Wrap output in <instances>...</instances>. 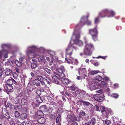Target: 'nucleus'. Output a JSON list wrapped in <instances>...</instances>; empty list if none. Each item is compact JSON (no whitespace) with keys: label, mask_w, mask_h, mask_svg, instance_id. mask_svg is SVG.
I'll list each match as a JSON object with an SVG mask.
<instances>
[{"label":"nucleus","mask_w":125,"mask_h":125,"mask_svg":"<svg viewBox=\"0 0 125 125\" xmlns=\"http://www.w3.org/2000/svg\"><path fill=\"white\" fill-rule=\"evenodd\" d=\"M56 75L59 76L58 74H57L56 73H55L54 75L53 76H52V79L54 82L56 83H58V76H56Z\"/></svg>","instance_id":"f8f14e48"},{"label":"nucleus","mask_w":125,"mask_h":125,"mask_svg":"<svg viewBox=\"0 0 125 125\" xmlns=\"http://www.w3.org/2000/svg\"><path fill=\"white\" fill-rule=\"evenodd\" d=\"M15 122L16 123V124L17 125H19L20 124H21V125H24V123L23 122L21 124V122H20V121L18 120L17 119H16L15 120Z\"/></svg>","instance_id":"58836bf2"},{"label":"nucleus","mask_w":125,"mask_h":125,"mask_svg":"<svg viewBox=\"0 0 125 125\" xmlns=\"http://www.w3.org/2000/svg\"><path fill=\"white\" fill-rule=\"evenodd\" d=\"M71 89L73 91H74L75 89V86L74 85L71 86Z\"/></svg>","instance_id":"338daca9"},{"label":"nucleus","mask_w":125,"mask_h":125,"mask_svg":"<svg viewBox=\"0 0 125 125\" xmlns=\"http://www.w3.org/2000/svg\"><path fill=\"white\" fill-rule=\"evenodd\" d=\"M97 84H98L99 86H100L101 87H106V83L104 81H101V83H100V84L98 83Z\"/></svg>","instance_id":"bb28decb"},{"label":"nucleus","mask_w":125,"mask_h":125,"mask_svg":"<svg viewBox=\"0 0 125 125\" xmlns=\"http://www.w3.org/2000/svg\"><path fill=\"white\" fill-rule=\"evenodd\" d=\"M82 71L83 72V73H87L85 68H82Z\"/></svg>","instance_id":"bf43d9fd"},{"label":"nucleus","mask_w":125,"mask_h":125,"mask_svg":"<svg viewBox=\"0 0 125 125\" xmlns=\"http://www.w3.org/2000/svg\"><path fill=\"white\" fill-rule=\"evenodd\" d=\"M7 105L8 106L10 109H14L15 108L14 105L9 102L7 103Z\"/></svg>","instance_id":"5701e85b"},{"label":"nucleus","mask_w":125,"mask_h":125,"mask_svg":"<svg viewBox=\"0 0 125 125\" xmlns=\"http://www.w3.org/2000/svg\"><path fill=\"white\" fill-rule=\"evenodd\" d=\"M80 114L84 116L86 114L84 111L81 110L80 112Z\"/></svg>","instance_id":"09e8293b"},{"label":"nucleus","mask_w":125,"mask_h":125,"mask_svg":"<svg viewBox=\"0 0 125 125\" xmlns=\"http://www.w3.org/2000/svg\"><path fill=\"white\" fill-rule=\"evenodd\" d=\"M40 110L43 113H45L48 111V109L46 106L43 105L41 106L40 108Z\"/></svg>","instance_id":"ddd939ff"},{"label":"nucleus","mask_w":125,"mask_h":125,"mask_svg":"<svg viewBox=\"0 0 125 125\" xmlns=\"http://www.w3.org/2000/svg\"><path fill=\"white\" fill-rule=\"evenodd\" d=\"M34 73L35 75L37 76L39 75L40 74V71L38 70H35L34 72Z\"/></svg>","instance_id":"c9c22d12"},{"label":"nucleus","mask_w":125,"mask_h":125,"mask_svg":"<svg viewBox=\"0 0 125 125\" xmlns=\"http://www.w3.org/2000/svg\"><path fill=\"white\" fill-rule=\"evenodd\" d=\"M96 93H98L99 94H101L103 92V90L102 89H101L98 90L96 91Z\"/></svg>","instance_id":"680f3d73"},{"label":"nucleus","mask_w":125,"mask_h":125,"mask_svg":"<svg viewBox=\"0 0 125 125\" xmlns=\"http://www.w3.org/2000/svg\"><path fill=\"white\" fill-rule=\"evenodd\" d=\"M67 119L68 122H72L77 120V118L74 114H69L67 115Z\"/></svg>","instance_id":"423d86ee"},{"label":"nucleus","mask_w":125,"mask_h":125,"mask_svg":"<svg viewBox=\"0 0 125 125\" xmlns=\"http://www.w3.org/2000/svg\"><path fill=\"white\" fill-rule=\"evenodd\" d=\"M96 122V120L95 118H93L91 119L89 124V125H94Z\"/></svg>","instance_id":"b1692460"},{"label":"nucleus","mask_w":125,"mask_h":125,"mask_svg":"<svg viewBox=\"0 0 125 125\" xmlns=\"http://www.w3.org/2000/svg\"><path fill=\"white\" fill-rule=\"evenodd\" d=\"M80 37L79 34L74 35L73 34L71 39V40L70 42L71 43L72 41H73V44H75L79 46L83 45V42L81 40H79Z\"/></svg>","instance_id":"f03ea898"},{"label":"nucleus","mask_w":125,"mask_h":125,"mask_svg":"<svg viewBox=\"0 0 125 125\" xmlns=\"http://www.w3.org/2000/svg\"><path fill=\"white\" fill-rule=\"evenodd\" d=\"M6 83L7 84L9 85H12L13 83H14L15 84L16 83V81L11 77H10V79L7 80V81Z\"/></svg>","instance_id":"9d476101"},{"label":"nucleus","mask_w":125,"mask_h":125,"mask_svg":"<svg viewBox=\"0 0 125 125\" xmlns=\"http://www.w3.org/2000/svg\"><path fill=\"white\" fill-rule=\"evenodd\" d=\"M44 70L49 74H51L52 73L50 69L47 68H45Z\"/></svg>","instance_id":"e433bc0d"},{"label":"nucleus","mask_w":125,"mask_h":125,"mask_svg":"<svg viewBox=\"0 0 125 125\" xmlns=\"http://www.w3.org/2000/svg\"><path fill=\"white\" fill-rule=\"evenodd\" d=\"M88 16H87L86 17L85 16L82 17L81 20V21L80 23L79 24H78L76 27L78 26H81L84 25L87 22V23L88 25H90L91 24V22L90 21H88L87 20V19L88 17Z\"/></svg>","instance_id":"39448f33"},{"label":"nucleus","mask_w":125,"mask_h":125,"mask_svg":"<svg viewBox=\"0 0 125 125\" xmlns=\"http://www.w3.org/2000/svg\"><path fill=\"white\" fill-rule=\"evenodd\" d=\"M14 101L13 102L16 104H17L19 101V100L17 97H16L15 98H14Z\"/></svg>","instance_id":"37998d69"},{"label":"nucleus","mask_w":125,"mask_h":125,"mask_svg":"<svg viewBox=\"0 0 125 125\" xmlns=\"http://www.w3.org/2000/svg\"><path fill=\"white\" fill-rule=\"evenodd\" d=\"M28 102L27 97L26 96H24L21 99V102L23 105L26 104Z\"/></svg>","instance_id":"dca6fc26"},{"label":"nucleus","mask_w":125,"mask_h":125,"mask_svg":"<svg viewBox=\"0 0 125 125\" xmlns=\"http://www.w3.org/2000/svg\"><path fill=\"white\" fill-rule=\"evenodd\" d=\"M112 96L113 97L116 98L118 97V95L116 94H112Z\"/></svg>","instance_id":"3c124183"},{"label":"nucleus","mask_w":125,"mask_h":125,"mask_svg":"<svg viewBox=\"0 0 125 125\" xmlns=\"http://www.w3.org/2000/svg\"><path fill=\"white\" fill-rule=\"evenodd\" d=\"M105 123L107 125H109L111 123V121L108 120H106L105 121Z\"/></svg>","instance_id":"864d4df0"},{"label":"nucleus","mask_w":125,"mask_h":125,"mask_svg":"<svg viewBox=\"0 0 125 125\" xmlns=\"http://www.w3.org/2000/svg\"><path fill=\"white\" fill-rule=\"evenodd\" d=\"M15 63L16 65L18 67H20L21 66V63L17 60L15 61Z\"/></svg>","instance_id":"c85d7f7f"},{"label":"nucleus","mask_w":125,"mask_h":125,"mask_svg":"<svg viewBox=\"0 0 125 125\" xmlns=\"http://www.w3.org/2000/svg\"><path fill=\"white\" fill-rule=\"evenodd\" d=\"M84 104L86 106H88L90 104V103L88 102L84 101L83 102Z\"/></svg>","instance_id":"5fc2aeb1"},{"label":"nucleus","mask_w":125,"mask_h":125,"mask_svg":"<svg viewBox=\"0 0 125 125\" xmlns=\"http://www.w3.org/2000/svg\"><path fill=\"white\" fill-rule=\"evenodd\" d=\"M73 44L70 43L67 48L66 50V56L67 58L68 56L70 57L72 54L73 49L76 50L75 47L73 46Z\"/></svg>","instance_id":"20e7f679"},{"label":"nucleus","mask_w":125,"mask_h":125,"mask_svg":"<svg viewBox=\"0 0 125 125\" xmlns=\"http://www.w3.org/2000/svg\"><path fill=\"white\" fill-rule=\"evenodd\" d=\"M48 53L49 54L51 55V56H52L53 55H55V52L53 51H50Z\"/></svg>","instance_id":"c03bdc74"},{"label":"nucleus","mask_w":125,"mask_h":125,"mask_svg":"<svg viewBox=\"0 0 125 125\" xmlns=\"http://www.w3.org/2000/svg\"><path fill=\"white\" fill-rule=\"evenodd\" d=\"M46 119L44 117H41L38 118V122L40 124H43L46 121Z\"/></svg>","instance_id":"f3484780"},{"label":"nucleus","mask_w":125,"mask_h":125,"mask_svg":"<svg viewBox=\"0 0 125 125\" xmlns=\"http://www.w3.org/2000/svg\"><path fill=\"white\" fill-rule=\"evenodd\" d=\"M5 110L6 111V108H4L2 109L1 112L0 113V118H4V112H5Z\"/></svg>","instance_id":"aec40b11"},{"label":"nucleus","mask_w":125,"mask_h":125,"mask_svg":"<svg viewBox=\"0 0 125 125\" xmlns=\"http://www.w3.org/2000/svg\"><path fill=\"white\" fill-rule=\"evenodd\" d=\"M99 71L98 70L93 71L90 72V73L91 75H94L96 74L97 73H99Z\"/></svg>","instance_id":"79ce46f5"},{"label":"nucleus","mask_w":125,"mask_h":125,"mask_svg":"<svg viewBox=\"0 0 125 125\" xmlns=\"http://www.w3.org/2000/svg\"><path fill=\"white\" fill-rule=\"evenodd\" d=\"M87 73H83L81 75V76L83 77V79L85 78V77H87Z\"/></svg>","instance_id":"4d7b16f0"},{"label":"nucleus","mask_w":125,"mask_h":125,"mask_svg":"<svg viewBox=\"0 0 125 125\" xmlns=\"http://www.w3.org/2000/svg\"><path fill=\"white\" fill-rule=\"evenodd\" d=\"M44 50V49L43 47H41L40 49V51L41 52H43Z\"/></svg>","instance_id":"69168bd1"},{"label":"nucleus","mask_w":125,"mask_h":125,"mask_svg":"<svg viewBox=\"0 0 125 125\" xmlns=\"http://www.w3.org/2000/svg\"><path fill=\"white\" fill-rule=\"evenodd\" d=\"M65 70L64 67L63 66H61L59 69L57 70V71L59 73H61L64 72Z\"/></svg>","instance_id":"a211bd4d"},{"label":"nucleus","mask_w":125,"mask_h":125,"mask_svg":"<svg viewBox=\"0 0 125 125\" xmlns=\"http://www.w3.org/2000/svg\"><path fill=\"white\" fill-rule=\"evenodd\" d=\"M37 47L34 46H31L28 47L26 51L27 55L30 58L35 57L38 55L35 54L34 53L35 50L37 49Z\"/></svg>","instance_id":"f257e3e1"},{"label":"nucleus","mask_w":125,"mask_h":125,"mask_svg":"<svg viewBox=\"0 0 125 125\" xmlns=\"http://www.w3.org/2000/svg\"><path fill=\"white\" fill-rule=\"evenodd\" d=\"M36 101L38 103H42V100L41 97L39 96H37L36 98Z\"/></svg>","instance_id":"393cba45"},{"label":"nucleus","mask_w":125,"mask_h":125,"mask_svg":"<svg viewBox=\"0 0 125 125\" xmlns=\"http://www.w3.org/2000/svg\"><path fill=\"white\" fill-rule=\"evenodd\" d=\"M93 46L92 44H87L84 48V49L83 53H81L80 55H82L83 54H84L88 55H91L92 52L90 50L91 48H93Z\"/></svg>","instance_id":"7ed1b4c3"},{"label":"nucleus","mask_w":125,"mask_h":125,"mask_svg":"<svg viewBox=\"0 0 125 125\" xmlns=\"http://www.w3.org/2000/svg\"><path fill=\"white\" fill-rule=\"evenodd\" d=\"M92 36V38L94 41H95L97 40V37L96 35Z\"/></svg>","instance_id":"de8ad7c7"},{"label":"nucleus","mask_w":125,"mask_h":125,"mask_svg":"<svg viewBox=\"0 0 125 125\" xmlns=\"http://www.w3.org/2000/svg\"><path fill=\"white\" fill-rule=\"evenodd\" d=\"M15 117L17 118L19 117H20V115L18 111H15Z\"/></svg>","instance_id":"f704fd0d"},{"label":"nucleus","mask_w":125,"mask_h":125,"mask_svg":"<svg viewBox=\"0 0 125 125\" xmlns=\"http://www.w3.org/2000/svg\"><path fill=\"white\" fill-rule=\"evenodd\" d=\"M80 90H78L76 91L75 92V94L76 95H77L80 93Z\"/></svg>","instance_id":"0e129e2a"},{"label":"nucleus","mask_w":125,"mask_h":125,"mask_svg":"<svg viewBox=\"0 0 125 125\" xmlns=\"http://www.w3.org/2000/svg\"><path fill=\"white\" fill-rule=\"evenodd\" d=\"M37 114L38 115L40 116H42L43 115V112L41 110L38 111Z\"/></svg>","instance_id":"72a5a7b5"},{"label":"nucleus","mask_w":125,"mask_h":125,"mask_svg":"<svg viewBox=\"0 0 125 125\" xmlns=\"http://www.w3.org/2000/svg\"><path fill=\"white\" fill-rule=\"evenodd\" d=\"M110 16H108V17L113 16L115 14V12L113 11H111L110 12Z\"/></svg>","instance_id":"8fccbe9b"},{"label":"nucleus","mask_w":125,"mask_h":125,"mask_svg":"<svg viewBox=\"0 0 125 125\" xmlns=\"http://www.w3.org/2000/svg\"><path fill=\"white\" fill-rule=\"evenodd\" d=\"M93 97L95 100L99 102L102 101L104 99V96L103 94H96L94 95Z\"/></svg>","instance_id":"0eeeda50"},{"label":"nucleus","mask_w":125,"mask_h":125,"mask_svg":"<svg viewBox=\"0 0 125 125\" xmlns=\"http://www.w3.org/2000/svg\"><path fill=\"white\" fill-rule=\"evenodd\" d=\"M22 95L23 94L22 93H20L18 94L17 96L18 97H21L22 96Z\"/></svg>","instance_id":"774afa93"},{"label":"nucleus","mask_w":125,"mask_h":125,"mask_svg":"<svg viewBox=\"0 0 125 125\" xmlns=\"http://www.w3.org/2000/svg\"><path fill=\"white\" fill-rule=\"evenodd\" d=\"M4 52H7V50H6L3 49L2 50L0 51V58L2 57V55L3 54V53Z\"/></svg>","instance_id":"4c0bfd02"},{"label":"nucleus","mask_w":125,"mask_h":125,"mask_svg":"<svg viewBox=\"0 0 125 125\" xmlns=\"http://www.w3.org/2000/svg\"><path fill=\"white\" fill-rule=\"evenodd\" d=\"M31 68L34 69L37 67V63L35 62H32L31 63Z\"/></svg>","instance_id":"a878e982"},{"label":"nucleus","mask_w":125,"mask_h":125,"mask_svg":"<svg viewBox=\"0 0 125 125\" xmlns=\"http://www.w3.org/2000/svg\"><path fill=\"white\" fill-rule=\"evenodd\" d=\"M89 33L92 36L96 35L97 33V31L96 28L90 29L89 30Z\"/></svg>","instance_id":"9b49d317"},{"label":"nucleus","mask_w":125,"mask_h":125,"mask_svg":"<svg viewBox=\"0 0 125 125\" xmlns=\"http://www.w3.org/2000/svg\"><path fill=\"white\" fill-rule=\"evenodd\" d=\"M10 125H16L15 121L13 119H11L9 121Z\"/></svg>","instance_id":"473e14b6"},{"label":"nucleus","mask_w":125,"mask_h":125,"mask_svg":"<svg viewBox=\"0 0 125 125\" xmlns=\"http://www.w3.org/2000/svg\"><path fill=\"white\" fill-rule=\"evenodd\" d=\"M96 87L95 85H93L91 86L90 87V90L91 91H92L94 90H95L96 89Z\"/></svg>","instance_id":"a18cd8bd"},{"label":"nucleus","mask_w":125,"mask_h":125,"mask_svg":"<svg viewBox=\"0 0 125 125\" xmlns=\"http://www.w3.org/2000/svg\"><path fill=\"white\" fill-rule=\"evenodd\" d=\"M27 114L26 113H23L20 115V118L22 120H24L27 118Z\"/></svg>","instance_id":"2eb2a0df"},{"label":"nucleus","mask_w":125,"mask_h":125,"mask_svg":"<svg viewBox=\"0 0 125 125\" xmlns=\"http://www.w3.org/2000/svg\"><path fill=\"white\" fill-rule=\"evenodd\" d=\"M6 87L7 88V90L8 91L12 90L13 88V87L11 85L7 84L6 85Z\"/></svg>","instance_id":"cd10ccee"},{"label":"nucleus","mask_w":125,"mask_h":125,"mask_svg":"<svg viewBox=\"0 0 125 125\" xmlns=\"http://www.w3.org/2000/svg\"><path fill=\"white\" fill-rule=\"evenodd\" d=\"M38 59L39 62H41L43 59V56H40L39 57Z\"/></svg>","instance_id":"49530a36"},{"label":"nucleus","mask_w":125,"mask_h":125,"mask_svg":"<svg viewBox=\"0 0 125 125\" xmlns=\"http://www.w3.org/2000/svg\"><path fill=\"white\" fill-rule=\"evenodd\" d=\"M61 81L63 84L65 85L68 84L69 83V79L64 78H62L61 79Z\"/></svg>","instance_id":"4468645a"},{"label":"nucleus","mask_w":125,"mask_h":125,"mask_svg":"<svg viewBox=\"0 0 125 125\" xmlns=\"http://www.w3.org/2000/svg\"><path fill=\"white\" fill-rule=\"evenodd\" d=\"M44 79L47 82V83H49L51 82V79L48 77H45L44 78Z\"/></svg>","instance_id":"c756f323"},{"label":"nucleus","mask_w":125,"mask_h":125,"mask_svg":"<svg viewBox=\"0 0 125 125\" xmlns=\"http://www.w3.org/2000/svg\"><path fill=\"white\" fill-rule=\"evenodd\" d=\"M107 112L110 113V115H112L113 114L112 112V111L111 109L109 108H107Z\"/></svg>","instance_id":"6e6d98bb"},{"label":"nucleus","mask_w":125,"mask_h":125,"mask_svg":"<svg viewBox=\"0 0 125 125\" xmlns=\"http://www.w3.org/2000/svg\"><path fill=\"white\" fill-rule=\"evenodd\" d=\"M99 22V20H98V17H97L95 18V23H97Z\"/></svg>","instance_id":"13d9d810"},{"label":"nucleus","mask_w":125,"mask_h":125,"mask_svg":"<svg viewBox=\"0 0 125 125\" xmlns=\"http://www.w3.org/2000/svg\"><path fill=\"white\" fill-rule=\"evenodd\" d=\"M36 93L38 95V96H39L41 94V91L40 90H37L36 91Z\"/></svg>","instance_id":"603ef678"},{"label":"nucleus","mask_w":125,"mask_h":125,"mask_svg":"<svg viewBox=\"0 0 125 125\" xmlns=\"http://www.w3.org/2000/svg\"><path fill=\"white\" fill-rule=\"evenodd\" d=\"M7 76L10 75L11 76L13 75L12 73V71L10 69H8L5 72Z\"/></svg>","instance_id":"4be33fe9"},{"label":"nucleus","mask_w":125,"mask_h":125,"mask_svg":"<svg viewBox=\"0 0 125 125\" xmlns=\"http://www.w3.org/2000/svg\"><path fill=\"white\" fill-rule=\"evenodd\" d=\"M5 112H4V117L5 118L7 119H8L10 118V117L8 112L7 110L6 109V111H5Z\"/></svg>","instance_id":"412c9836"},{"label":"nucleus","mask_w":125,"mask_h":125,"mask_svg":"<svg viewBox=\"0 0 125 125\" xmlns=\"http://www.w3.org/2000/svg\"><path fill=\"white\" fill-rule=\"evenodd\" d=\"M60 118V115L59 114L58 115L56 119V122L57 123H58L59 122L60 120V121H61V119Z\"/></svg>","instance_id":"ea45409f"},{"label":"nucleus","mask_w":125,"mask_h":125,"mask_svg":"<svg viewBox=\"0 0 125 125\" xmlns=\"http://www.w3.org/2000/svg\"><path fill=\"white\" fill-rule=\"evenodd\" d=\"M51 57H52V59L55 60H57L58 59V58L55 55H53L52 56H51Z\"/></svg>","instance_id":"052dcab7"},{"label":"nucleus","mask_w":125,"mask_h":125,"mask_svg":"<svg viewBox=\"0 0 125 125\" xmlns=\"http://www.w3.org/2000/svg\"><path fill=\"white\" fill-rule=\"evenodd\" d=\"M71 58L69 59V60H68L67 58H65V60L66 61H67V62L69 63L71 62H71L73 63L74 62V64H75L77 65L78 64V60L76 59H73V60H72V58L70 57Z\"/></svg>","instance_id":"1a4fd4ad"},{"label":"nucleus","mask_w":125,"mask_h":125,"mask_svg":"<svg viewBox=\"0 0 125 125\" xmlns=\"http://www.w3.org/2000/svg\"><path fill=\"white\" fill-rule=\"evenodd\" d=\"M7 52L8 51H7V52H4L3 53V54H4V57L5 58H7L8 57V55L7 54Z\"/></svg>","instance_id":"e2e57ef3"},{"label":"nucleus","mask_w":125,"mask_h":125,"mask_svg":"<svg viewBox=\"0 0 125 125\" xmlns=\"http://www.w3.org/2000/svg\"><path fill=\"white\" fill-rule=\"evenodd\" d=\"M9 45L7 44H3L1 45V48L3 49L9 47Z\"/></svg>","instance_id":"2f4dec72"},{"label":"nucleus","mask_w":125,"mask_h":125,"mask_svg":"<svg viewBox=\"0 0 125 125\" xmlns=\"http://www.w3.org/2000/svg\"><path fill=\"white\" fill-rule=\"evenodd\" d=\"M32 83L33 85H35L36 86L39 87L41 86L40 83L36 79L34 80L33 82Z\"/></svg>","instance_id":"6ab92c4d"},{"label":"nucleus","mask_w":125,"mask_h":125,"mask_svg":"<svg viewBox=\"0 0 125 125\" xmlns=\"http://www.w3.org/2000/svg\"><path fill=\"white\" fill-rule=\"evenodd\" d=\"M95 79L96 80L99 81H101L102 79V77L100 76H97L95 77Z\"/></svg>","instance_id":"a19ab883"},{"label":"nucleus","mask_w":125,"mask_h":125,"mask_svg":"<svg viewBox=\"0 0 125 125\" xmlns=\"http://www.w3.org/2000/svg\"><path fill=\"white\" fill-rule=\"evenodd\" d=\"M109 12L107 9L104 10L103 11L100 12L99 14L98 17L104 18L106 16L105 14Z\"/></svg>","instance_id":"6e6552de"},{"label":"nucleus","mask_w":125,"mask_h":125,"mask_svg":"<svg viewBox=\"0 0 125 125\" xmlns=\"http://www.w3.org/2000/svg\"><path fill=\"white\" fill-rule=\"evenodd\" d=\"M44 79V78L43 77L41 76H40L39 75L37 77V79L38 81L41 82Z\"/></svg>","instance_id":"7c9ffc66"}]
</instances>
